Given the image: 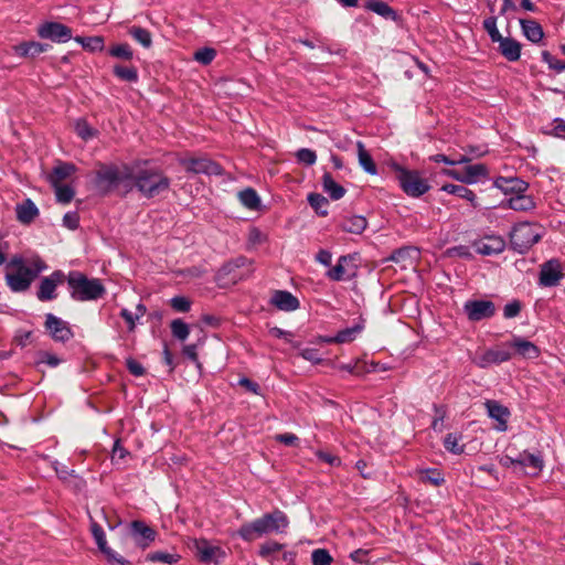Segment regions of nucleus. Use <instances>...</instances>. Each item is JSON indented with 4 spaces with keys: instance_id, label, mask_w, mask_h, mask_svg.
<instances>
[{
    "instance_id": "1",
    "label": "nucleus",
    "mask_w": 565,
    "mask_h": 565,
    "mask_svg": "<svg viewBox=\"0 0 565 565\" xmlns=\"http://www.w3.org/2000/svg\"><path fill=\"white\" fill-rule=\"evenodd\" d=\"M44 269L46 265L39 258L28 265L22 257H13L6 265V282L14 292L25 291Z\"/></svg>"
},
{
    "instance_id": "2",
    "label": "nucleus",
    "mask_w": 565,
    "mask_h": 565,
    "mask_svg": "<svg viewBox=\"0 0 565 565\" xmlns=\"http://www.w3.org/2000/svg\"><path fill=\"white\" fill-rule=\"evenodd\" d=\"M288 524L287 515L280 510H275L270 513H265L252 522L244 523L238 529L237 534L242 540L253 542L266 534L284 533Z\"/></svg>"
},
{
    "instance_id": "3",
    "label": "nucleus",
    "mask_w": 565,
    "mask_h": 565,
    "mask_svg": "<svg viewBox=\"0 0 565 565\" xmlns=\"http://www.w3.org/2000/svg\"><path fill=\"white\" fill-rule=\"evenodd\" d=\"M127 178L134 181L137 190L147 199L160 195L168 191L170 186V179L157 168H140L131 172Z\"/></svg>"
},
{
    "instance_id": "4",
    "label": "nucleus",
    "mask_w": 565,
    "mask_h": 565,
    "mask_svg": "<svg viewBox=\"0 0 565 565\" xmlns=\"http://www.w3.org/2000/svg\"><path fill=\"white\" fill-rule=\"evenodd\" d=\"M71 297L77 301L96 300L105 294V287L97 278H87L78 271H71L67 277Z\"/></svg>"
},
{
    "instance_id": "5",
    "label": "nucleus",
    "mask_w": 565,
    "mask_h": 565,
    "mask_svg": "<svg viewBox=\"0 0 565 565\" xmlns=\"http://www.w3.org/2000/svg\"><path fill=\"white\" fill-rule=\"evenodd\" d=\"M542 234L543 230L537 223H519L510 233L511 247L523 254L541 239Z\"/></svg>"
},
{
    "instance_id": "6",
    "label": "nucleus",
    "mask_w": 565,
    "mask_h": 565,
    "mask_svg": "<svg viewBox=\"0 0 565 565\" xmlns=\"http://www.w3.org/2000/svg\"><path fill=\"white\" fill-rule=\"evenodd\" d=\"M397 180L402 190L413 198H419L430 189L428 181L416 170L396 167Z\"/></svg>"
},
{
    "instance_id": "7",
    "label": "nucleus",
    "mask_w": 565,
    "mask_h": 565,
    "mask_svg": "<svg viewBox=\"0 0 565 565\" xmlns=\"http://www.w3.org/2000/svg\"><path fill=\"white\" fill-rule=\"evenodd\" d=\"M191 548L202 563L220 564L226 556L221 546L214 545L205 539H194Z\"/></svg>"
},
{
    "instance_id": "8",
    "label": "nucleus",
    "mask_w": 565,
    "mask_h": 565,
    "mask_svg": "<svg viewBox=\"0 0 565 565\" xmlns=\"http://www.w3.org/2000/svg\"><path fill=\"white\" fill-rule=\"evenodd\" d=\"M179 162L188 172L195 174L203 173L206 175H221L223 172L218 163L205 157L181 158Z\"/></svg>"
},
{
    "instance_id": "9",
    "label": "nucleus",
    "mask_w": 565,
    "mask_h": 565,
    "mask_svg": "<svg viewBox=\"0 0 565 565\" xmlns=\"http://www.w3.org/2000/svg\"><path fill=\"white\" fill-rule=\"evenodd\" d=\"M512 358L511 352L505 348L489 349L477 353L472 362L480 369H487L492 364H500Z\"/></svg>"
},
{
    "instance_id": "10",
    "label": "nucleus",
    "mask_w": 565,
    "mask_h": 565,
    "mask_svg": "<svg viewBox=\"0 0 565 565\" xmlns=\"http://www.w3.org/2000/svg\"><path fill=\"white\" fill-rule=\"evenodd\" d=\"M129 535L137 546L145 550L156 540L157 532L143 521L135 520L129 524Z\"/></svg>"
},
{
    "instance_id": "11",
    "label": "nucleus",
    "mask_w": 565,
    "mask_h": 565,
    "mask_svg": "<svg viewBox=\"0 0 565 565\" xmlns=\"http://www.w3.org/2000/svg\"><path fill=\"white\" fill-rule=\"evenodd\" d=\"M463 310L470 321H480L491 318L495 307L490 300H469L465 303Z\"/></svg>"
},
{
    "instance_id": "12",
    "label": "nucleus",
    "mask_w": 565,
    "mask_h": 565,
    "mask_svg": "<svg viewBox=\"0 0 565 565\" xmlns=\"http://www.w3.org/2000/svg\"><path fill=\"white\" fill-rule=\"evenodd\" d=\"M563 267L558 259H550L541 266L540 285L543 287L557 286L563 278Z\"/></svg>"
},
{
    "instance_id": "13",
    "label": "nucleus",
    "mask_w": 565,
    "mask_h": 565,
    "mask_svg": "<svg viewBox=\"0 0 565 565\" xmlns=\"http://www.w3.org/2000/svg\"><path fill=\"white\" fill-rule=\"evenodd\" d=\"M38 34L42 39H49L57 43H64L72 39V30L58 22H46L40 25Z\"/></svg>"
},
{
    "instance_id": "14",
    "label": "nucleus",
    "mask_w": 565,
    "mask_h": 565,
    "mask_svg": "<svg viewBox=\"0 0 565 565\" xmlns=\"http://www.w3.org/2000/svg\"><path fill=\"white\" fill-rule=\"evenodd\" d=\"M45 327L55 341L66 342L73 338V331L68 322L53 313L46 315Z\"/></svg>"
},
{
    "instance_id": "15",
    "label": "nucleus",
    "mask_w": 565,
    "mask_h": 565,
    "mask_svg": "<svg viewBox=\"0 0 565 565\" xmlns=\"http://www.w3.org/2000/svg\"><path fill=\"white\" fill-rule=\"evenodd\" d=\"M120 180L119 171L116 166L99 164L96 171V185L103 191L108 192Z\"/></svg>"
},
{
    "instance_id": "16",
    "label": "nucleus",
    "mask_w": 565,
    "mask_h": 565,
    "mask_svg": "<svg viewBox=\"0 0 565 565\" xmlns=\"http://www.w3.org/2000/svg\"><path fill=\"white\" fill-rule=\"evenodd\" d=\"M476 252L480 255L491 256L502 253L505 248V241L498 235L484 236L473 243Z\"/></svg>"
},
{
    "instance_id": "17",
    "label": "nucleus",
    "mask_w": 565,
    "mask_h": 565,
    "mask_svg": "<svg viewBox=\"0 0 565 565\" xmlns=\"http://www.w3.org/2000/svg\"><path fill=\"white\" fill-rule=\"evenodd\" d=\"M63 280L64 274L60 270H56L50 276L42 278L38 290V298L41 301H49L56 298L55 289L58 284L63 282Z\"/></svg>"
},
{
    "instance_id": "18",
    "label": "nucleus",
    "mask_w": 565,
    "mask_h": 565,
    "mask_svg": "<svg viewBox=\"0 0 565 565\" xmlns=\"http://www.w3.org/2000/svg\"><path fill=\"white\" fill-rule=\"evenodd\" d=\"M484 407L489 417L497 422L495 429L499 431H505L508 429V419L510 417L509 408L494 399H487L484 402Z\"/></svg>"
},
{
    "instance_id": "19",
    "label": "nucleus",
    "mask_w": 565,
    "mask_h": 565,
    "mask_svg": "<svg viewBox=\"0 0 565 565\" xmlns=\"http://www.w3.org/2000/svg\"><path fill=\"white\" fill-rule=\"evenodd\" d=\"M351 263V256H341L337 265L328 270V278L334 281L350 279L355 274L354 266Z\"/></svg>"
},
{
    "instance_id": "20",
    "label": "nucleus",
    "mask_w": 565,
    "mask_h": 565,
    "mask_svg": "<svg viewBox=\"0 0 565 565\" xmlns=\"http://www.w3.org/2000/svg\"><path fill=\"white\" fill-rule=\"evenodd\" d=\"M494 186L501 190L504 193H515L521 194L526 191L527 183L519 178H507V177H498L494 182Z\"/></svg>"
},
{
    "instance_id": "21",
    "label": "nucleus",
    "mask_w": 565,
    "mask_h": 565,
    "mask_svg": "<svg viewBox=\"0 0 565 565\" xmlns=\"http://www.w3.org/2000/svg\"><path fill=\"white\" fill-rule=\"evenodd\" d=\"M270 303L279 310L294 311L299 308V300L289 291L277 290L270 299Z\"/></svg>"
},
{
    "instance_id": "22",
    "label": "nucleus",
    "mask_w": 565,
    "mask_h": 565,
    "mask_svg": "<svg viewBox=\"0 0 565 565\" xmlns=\"http://www.w3.org/2000/svg\"><path fill=\"white\" fill-rule=\"evenodd\" d=\"M508 345L515 349L516 353L525 359H536L540 354L539 348L533 342L521 337H514Z\"/></svg>"
},
{
    "instance_id": "23",
    "label": "nucleus",
    "mask_w": 565,
    "mask_h": 565,
    "mask_svg": "<svg viewBox=\"0 0 565 565\" xmlns=\"http://www.w3.org/2000/svg\"><path fill=\"white\" fill-rule=\"evenodd\" d=\"M15 213L20 223L30 224L38 217L39 209L31 199H26L22 203L17 204Z\"/></svg>"
},
{
    "instance_id": "24",
    "label": "nucleus",
    "mask_w": 565,
    "mask_h": 565,
    "mask_svg": "<svg viewBox=\"0 0 565 565\" xmlns=\"http://www.w3.org/2000/svg\"><path fill=\"white\" fill-rule=\"evenodd\" d=\"M499 43L500 53L510 62H515L521 56V44L512 38H501Z\"/></svg>"
},
{
    "instance_id": "25",
    "label": "nucleus",
    "mask_w": 565,
    "mask_h": 565,
    "mask_svg": "<svg viewBox=\"0 0 565 565\" xmlns=\"http://www.w3.org/2000/svg\"><path fill=\"white\" fill-rule=\"evenodd\" d=\"M520 25L523 35L532 43H539L544 36V32L539 22L532 19H520Z\"/></svg>"
},
{
    "instance_id": "26",
    "label": "nucleus",
    "mask_w": 565,
    "mask_h": 565,
    "mask_svg": "<svg viewBox=\"0 0 565 565\" xmlns=\"http://www.w3.org/2000/svg\"><path fill=\"white\" fill-rule=\"evenodd\" d=\"M367 226V221L362 215L347 216L340 222V227L351 234H361Z\"/></svg>"
},
{
    "instance_id": "27",
    "label": "nucleus",
    "mask_w": 565,
    "mask_h": 565,
    "mask_svg": "<svg viewBox=\"0 0 565 565\" xmlns=\"http://www.w3.org/2000/svg\"><path fill=\"white\" fill-rule=\"evenodd\" d=\"M362 323H356L353 327L340 330L334 337L326 338L327 343H348L353 341L359 333L363 330Z\"/></svg>"
},
{
    "instance_id": "28",
    "label": "nucleus",
    "mask_w": 565,
    "mask_h": 565,
    "mask_svg": "<svg viewBox=\"0 0 565 565\" xmlns=\"http://www.w3.org/2000/svg\"><path fill=\"white\" fill-rule=\"evenodd\" d=\"M518 466L522 469L529 468L532 473H537L543 468V460L539 455L522 452L516 458Z\"/></svg>"
},
{
    "instance_id": "29",
    "label": "nucleus",
    "mask_w": 565,
    "mask_h": 565,
    "mask_svg": "<svg viewBox=\"0 0 565 565\" xmlns=\"http://www.w3.org/2000/svg\"><path fill=\"white\" fill-rule=\"evenodd\" d=\"M441 191H445L449 194H454L460 199H463V200L470 202L473 207L478 206L477 201H476V194L473 193V191H471L470 189H468L465 185L451 184V183L444 184L441 186Z\"/></svg>"
},
{
    "instance_id": "30",
    "label": "nucleus",
    "mask_w": 565,
    "mask_h": 565,
    "mask_svg": "<svg viewBox=\"0 0 565 565\" xmlns=\"http://www.w3.org/2000/svg\"><path fill=\"white\" fill-rule=\"evenodd\" d=\"M75 171V166L72 163H60L53 168L49 174V181L52 185L62 184L64 180L72 175Z\"/></svg>"
},
{
    "instance_id": "31",
    "label": "nucleus",
    "mask_w": 565,
    "mask_h": 565,
    "mask_svg": "<svg viewBox=\"0 0 565 565\" xmlns=\"http://www.w3.org/2000/svg\"><path fill=\"white\" fill-rule=\"evenodd\" d=\"M358 148V159L361 168L369 174L375 175L377 173V168L375 162L373 161L372 156L365 149L364 145L361 141L356 143Z\"/></svg>"
},
{
    "instance_id": "32",
    "label": "nucleus",
    "mask_w": 565,
    "mask_h": 565,
    "mask_svg": "<svg viewBox=\"0 0 565 565\" xmlns=\"http://www.w3.org/2000/svg\"><path fill=\"white\" fill-rule=\"evenodd\" d=\"M322 186L332 200H340L345 194V189L338 184L329 172L322 177Z\"/></svg>"
},
{
    "instance_id": "33",
    "label": "nucleus",
    "mask_w": 565,
    "mask_h": 565,
    "mask_svg": "<svg viewBox=\"0 0 565 565\" xmlns=\"http://www.w3.org/2000/svg\"><path fill=\"white\" fill-rule=\"evenodd\" d=\"M47 45L40 42H24L14 46L15 54L19 56H36L46 51Z\"/></svg>"
},
{
    "instance_id": "34",
    "label": "nucleus",
    "mask_w": 565,
    "mask_h": 565,
    "mask_svg": "<svg viewBox=\"0 0 565 565\" xmlns=\"http://www.w3.org/2000/svg\"><path fill=\"white\" fill-rule=\"evenodd\" d=\"M365 7L385 19L394 21L397 19L396 12L386 2L381 0H367Z\"/></svg>"
},
{
    "instance_id": "35",
    "label": "nucleus",
    "mask_w": 565,
    "mask_h": 565,
    "mask_svg": "<svg viewBox=\"0 0 565 565\" xmlns=\"http://www.w3.org/2000/svg\"><path fill=\"white\" fill-rule=\"evenodd\" d=\"M507 206L514 210V211H530L534 209L535 204L531 196L516 194L515 196L509 199L507 201Z\"/></svg>"
},
{
    "instance_id": "36",
    "label": "nucleus",
    "mask_w": 565,
    "mask_h": 565,
    "mask_svg": "<svg viewBox=\"0 0 565 565\" xmlns=\"http://www.w3.org/2000/svg\"><path fill=\"white\" fill-rule=\"evenodd\" d=\"M487 167L482 163L466 167L462 182L467 184L476 183L481 177L487 175Z\"/></svg>"
},
{
    "instance_id": "37",
    "label": "nucleus",
    "mask_w": 565,
    "mask_h": 565,
    "mask_svg": "<svg viewBox=\"0 0 565 565\" xmlns=\"http://www.w3.org/2000/svg\"><path fill=\"white\" fill-rule=\"evenodd\" d=\"M74 40L89 52H102L104 50L103 36H76Z\"/></svg>"
},
{
    "instance_id": "38",
    "label": "nucleus",
    "mask_w": 565,
    "mask_h": 565,
    "mask_svg": "<svg viewBox=\"0 0 565 565\" xmlns=\"http://www.w3.org/2000/svg\"><path fill=\"white\" fill-rule=\"evenodd\" d=\"M239 202L249 210H257L260 205V199L257 192L247 188L238 193Z\"/></svg>"
},
{
    "instance_id": "39",
    "label": "nucleus",
    "mask_w": 565,
    "mask_h": 565,
    "mask_svg": "<svg viewBox=\"0 0 565 565\" xmlns=\"http://www.w3.org/2000/svg\"><path fill=\"white\" fill-rule=\"evenodd\" d=\"M128 33L135 41L140 43L143 47L149 49L152 44L151 33L141 26L134 25L129 29Z\"/></svg>"
},
{
    "instance_id": "40",
    "label": "nucleus",
    "mask_w": 565,
    "mask_h": 565,
    "mask_svg": "<svg viewBox=\"0 0 565 565\" xmlns=\"http://www.w3.org/2000/svg\"><path fill=\"white\" fill-rule=\"evenodd\" d=\"M180 558H181V556L177 553H168V552H162V551L149 553L146 557V559L149 562H152V563L159 562V563H164V564H169V565L178 563Z\"/></svg>"
},
{
    "instance_id": "41",
    "label": "nucleus",
    "mask_w": 565,
    "mask_h": 565,
    "mask_svg": "<svg viewBox=\"0 0 565 565\" xmlns=\"http://www.w3.org/2000/svg\"><path fill=\"white\" fill-rule=\"evenodd\" d=\"M542 132L546 136L565 139V119L555 118L550 126L542 128Z\"/></svg>"
},
{
    "instance_id": "42",
    "label": "nucleus",
    "mask_w": 565,
    "mask_h": 565,
    "mask_svg": "<svg viewBox=\"0 0 565 565\" xmlns=\"http://www.w3.org/2000/svg\"><path fill=\"white\" fill-rule=\"evenodd\" d=\"M310 206L320 215H327L328 200L319 193H310L308 195Z\"/></svg>"
},
{
    "instance_id": "43",
    "label": "nucleus",
    "mask_w": 565,
    "mask_h": 565,
    "mask_svg": "<svg viewBox=\"0 0 565 565\" xmlns=\"http://www.w3.org/2000/svg\"><path fill=\"white\" fill-rule=\"evenodd\" d=\"M461 435L447 434L444 439V447L451 454L460 455L463 452V445H460Z\"/></svg>"
},
{
    "instance_id": "44",
    "label": "nucleus",
    "mask_w": 565,
    "mask_h": 565,
    "mask_svg": "<svg viewBox=\"0 0 565 565\" xmlns=\"http://www.w3.org/2000/svg\"><path fill=\"white\" fill-rule=\"evenodd\" d=\"M52 186L54 188L57 202L67 204L73 200L75 192L72 186L66 184H56Z\"/></svg>"
},
{
    "instance_id": "45",
    "label": "nucleus",
    "mask_w": 565,
    "mask_h": 565,
    "mask_svg": "<svg viewBox=\"0 0 565 565\" xmlns=\"http://www.w3.org/2000/svg\"><path fill=\"white\" fill-rule=\"evenodd\" d=\"M113 57L130 61L134 57L132 49L127 43L116 44L109 49Z\"/></svg>"
},
{
    "instance_id": "46",
    "label": "nucleus",
    "mask_w": 565,
    "mask_h": 565,
    "mask_svg": "<svg viewBox=\"0 0 565 565\" xmlns=\"http://www.w3.org/2000/svg\"><path fill=\"white\" fill-rule=\"evenodd\" d=\"M114 74L126 82L135 83L138 81V72L135 67H126L121 65L114 66Z\"/></svg>"
},
{
    "instance_id": "47",
    "label": "nucleus",
    "mask_w": 565,
    "mask_h": 565,
    "mask_svg": "<svg viewBox=\"0 0 565 565\" xmlns=\"http://www.w3.org/2000/svg\"><path fill=\"white\" fill-rule=\"evenodd\" d=\"M170 327L173 337L180 341H184L190 334L189 326L181 319H174Z\"/></svg>"
},
{
    "instance_id": "48",
    "label": "nucleus",
    "mask_w": 565,
    "mask_h": 565,
    "mask_svg": "<svg viewBox=\"0 0 565 565\" xmlns=\"http://www.w3.org/2000/svg\"><path fill=\"white\" fill-rule=\"evenodd\" d=\"M75 131L83 140H88L97 135V130L88 125L84 119H78L75 122Z\"/></svg>"
},
{
    "instance_id": "49",
    "label": "nucleus",
    "mask_w": 565,
    "mask_h": 565,
    "mask_svg": "<svg viewBox=\"0 0 565 565\" xmlns=\"http://www.w3.org/2000/svg\"><path fill=\"white\" fill-rule=\"evenodd\" d=\"M90 530H92L93 537H94L98 548L100 550V552L103 553V552H105V550L109 548V546L107 545V541H106V534H105L103 527L98 523L92 522Z\"/></svg>"
},
{
    "instance_id": "50",
    "label": "nucleus",
    "mask_w": 565,
    "mask_h": 565,
    "mask_svg": "<svg viewBox=\"0 0 565 565\" xmlns=\"http://www.w3.org/2000/svg\"><path fill=\"white\" fill-rule=\"evenodd\" d=\"M420 480L424 482H429L434 486H440L444 482L443 475L437 469H425L420 472Z\"/></svg>"
},
{
    "instance_id": "51",
    "label": "nucleus",
    "mask_w": 565,
    "mask_h": 565,
    "mask_svg": "<svg viewBox=\"0 0 565 565\" xmlns=\"http://www.w3.org/2000/svg\"><path fill=\"white\" fill-rule=\"evenodd\" d=\"M483 29L487 31L488 35L490 36V40L493 43L501 40L502 35L498 30L495 17H489L484 19Z\"/></svg>"
},
{
    "instance_id": "52",
    "label": "nucleus",
    "mask_w": 565,
    "mask_h": 565,
    "mask_svg": "<svg viewBox=\"0 0 565 565\" xmlns=\"http://www.w3.org/2000/svg\"><path fill=\"white\" fill-rule=\"evenodd\" d=\"M312 565H331L332 557L324 548L315 550L311 554Z\"/></svg>"
},
{
    "instance_id": "53",
    "label": "nucleus",
    "mask_w": 565,
    "mask_h": 565,
    "mask_svg": "<svg viewBox=\"0 0 565 565\" xmlns=\"http://www.w3.org/2000/svg\"><path fill=\"white\" fill-rule=\"evenodd\" d=\"M296 158L300 163H303L306 166H312L317 160V154L311 149L301 148L296 152Z\"/></svg>"
},
{
    "instance_id": "54",
    "label": "nucleus",
    "mask_w": 565,
    "mask_h": 565,
    "mask_svg": "<svg viewBox=\"0 0 565 565\" xmlns=\"http://www.w3.org/2000/svg\"><path fill=\"white\" fill-rule=\"evenodd\" d=\"M542 60L548 64V67L556 71L562 72L565 71V62L557 60L555 56H553L548 51L542 52Z\"/></svg>"
},
{
    "instance_id": "55",
    "label": "nucleus",
    "mask_w": 565,
    "mask_h": 565,
    "mask_svg": "<svg viewBox=\"0 0 565 565\" xmlns=\"http://www.w3.org/2000/svg\"><path fill=\"white\" fill-rule=\"evenodd\" d=\"M215 55L216 53L213 49L204 47L194 53V60L203 65H207L214 60Z\"/></svg>"
},
{
    "instance_id": "56",
    "label": "nucleus",
    "mask_w": 565,
    "mask_h": 565,
    "mask_svg": "<svg viewBox=\"0 0 565 565\" xmlns=\"http://www.w3.org/2000/svg\"><path fill=\"white\" fill-rule=\"evenodd\" d=\"M103 554L105 555L107 562L110 565H131V563L128 559H126L124 556H121L110 547L105 550Z\"/></svg>"
},
{
    "instance_id": "57",
    "label": "nucleus",
    "mask_w": 565,
    "mask_h": 565,
    "mask_svg": "<svg viewBox=\"0 0 565 565\" xmlns=\"http://www.w3.org/2000/svg\"><path fill=\"white\" fill-rule=\"evenodd\" d=\"M282 547H284L282 544L274 542V541H269V542H266L263 545H260L258 553H259V556L266 558V557L270 556L271 554H275V553L281 551Z\"/></svg>"
},
{
    "instance_id": "58",
    "label": "nucleus",
    "mask_w": 565,
    "mask_h": 565,
    "mask_svg": "<svg viewBox=\"0 0 565 565\" xmlns=\"http://www.w3.org/2000/svg\"><path fill=\"white\" fill-rule=\"evenodd\" d=\"M170 305L178 312H188L191 308L190 300L183 296L173 297Z\"/></svg>"
},
{
    "instance_id": "59",
    "label": "nucleus",
    "mask_w": 565,
    "mask_h": 565,
    "mask_svg": "<svg viewBox=\"0 0 565 565\" xmlns=\"http://www.w3.org/2000/svg\"><path fill=\"white\" fill-rule=\"evenodd\" d=\"M61 362H62V360L58 356H56L55 354H52L46 351L39 353V360H38L39 364H46L51 367H56Z\"/></svg>"
},
{
    "instance_id": "60",
    "label": "nucleus",
    "mask_w": 565,
    "mask_h": 565,
    "mask_svg": "<svg viewBox=\"0 0 565 565\" xmlns=\"http://www.w3.org/2000/svg\"><path fill=\"white\" fill-rule=\"evenodd\" d=\"M434 408H435L436 416L431 423V428L436 431H441L443 423L446 417V411L444 409L443 406H437V405H435Z\"/></svg>"
},
{
    "instance_id": "61",
    "label": "nucleus",
    "mask_w": 565,
    "mask_h": 565,
    "mask_svg": "<svg viewBox=\"0 0 565 565\" xmlns=\"http://www.w3.org/2000/svg\"><path fill=\"white\" fill-rule=\"evenodd\" d=\"M63 225L70 230H76L79 225V216L76 212H67L63 217Z\"/></svg>"
},
{
    "instance_id": "62",
    "label": "nucleus",
    "mask_w": 565,
    "mask_h": 565,
    "mask_svg": "<svg viewBox=\"0 0 565 565\" xmlns=\"http://www.w3.org/2000/svg\"><path fill=\"white\" fill-rule=\"evenodd\" d=\"M521 311V303L518 300L511 301L504 306L503 315L505 318H514Z\"/></svg>"
},
{
    "instance_id": "63",
    "label": "nucleus",
    "mask_w": 565,
    "mask_h": 565,
    "mask_svg": "<svg viewBox=\"0 0 565 565\" xmlns=\"http://www.w3.org/2000/svg\"><path fill=\"white\" fill-rule=\"evenodd\" d=\"M120 317L126 321L128 330L134 331L136 328V322L139 320L136 319V315L129 311L128 309L124 308L120 311Z\"/></svg>"
},
{
    "instance_id": "64",
    "label": "nucleus",
    "mask_w": 565,
    "mask_h": 565,
    "mask_svg": "<svg viewBox=\"0 0 565 565\" xmlns=\"http://www.w3.org/2000/svg\"><path fill=\"white\" fill-rule=\"evenodd\" d=\"M126 365H127V369L129 370V372L135 376H141L145 374L143 366L138 361H136L134 359H127Z\"/></svg>"
}]
</instances>
